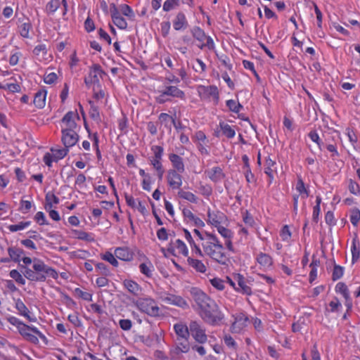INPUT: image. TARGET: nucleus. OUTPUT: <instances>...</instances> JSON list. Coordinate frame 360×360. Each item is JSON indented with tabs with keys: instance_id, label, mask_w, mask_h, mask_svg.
Returning <instances> with one entry per match:
<instances>
[{
	"instance_id": "nucleus-1",
	"label": "nucleus",
	"mask_w": 360,
	"mask_h": 360,
	"mask_svg": "<svg viewBox=\"0 0 360 360\" xmlns=\"http://www.w3.org/2000/svg\"><path fill=\"white\" fill-rule=\"evenodd\" d=\"M23 275L26 278L34 282H44L47 276L56 279L58 276L56 269L45 264V263L37 258L33 259L32 269L22 266Z\"/></svg>"
},
{
	"instance_id": "nucleus-2",
	"label": "nucleus",
	"mask_w": 360,
	"mask_h": 360,
	"mask_svg": "<svg viewBox=\"0 0 360 360\" xmlns=\"http://www.w3.org/2000/svg\"><path fill=\"white\" fill-rule=\"evenodd\" d=\"M208 237L209 238L205 243H202L205 255L218 264L227 266L229 262V259L224 252L223 245L215 235L208 236Z\"/></svg>"
},
{
	"instance_id": "nucleus-3",
	"label": "nucleus",
	"mask_w": 360,
	"mask_h": 360,
	"mask_svg": "<svg viewBox=\"0 0 360 360\" xmlns=\"http://www.w3.org/2000/svg\"><path fill=\"white\" fill-rule=\"evenodd\" d=\"M200 316L205 322L211 326H217L224 319V314L214 301H212L205 309L200 311Z\"/></svg>"
},
{
	"instance_id": "nucleus-4",
	"label": "nucleus",
	"mask_w": 360,
	"mask_h": 360,
	"mask_svg": "<svg viewBox=\"0 0 360 360\" xmlns=\"http://www.w3.org/2000/svg\"><path fill=\"white\" fill-rule=\"evenodd\" d=\"M138 309L150 316H158L160 314V309L155 301L151 298L140 299L136 304Z\"/></svg>"
},
{
	"instance_id": "nucleus-5",
	"label": "nucleus",
	"mask_w": 360,
	"mask_h": 360,
	"mask_svg": "<svg viewBox=\"0 0 360 360\" xmlns=\"http://www.w3.org/2000/svg\"><path fill=\"white\" fill-rule=\"evenodd\" d=\"M191 294L194 302L200 309V311H202L204 309L207 307V306L212 301H214L204 292L198 288H192L191 290Z\"/></svg>"
},
{
	"instance_id": "nucleus-6",
	"label": "nucleus",
	"mask_w": 360,
	"mask_h": 360,
	"mask_svg": "<svg viewBox=\"0 0 360 360\" xmlns=\"http://www.w3.org/2000/svg\"><path fill=\"white\" fill-rule=\"evenodd\" d=\"M76 120H79V117L77 111H69L63 117L62 129L65 131L74 130L77 131L79 128L76 123Z\"/></svg>"
},
{
	"instance_id": "nucleus-7",
	"label": "nucleus",
	"mask_w": 360,
	"mask_h": 360,
	"mask_svg": "<svg viewBox=\"0 0 360 360\" xmlns=\"http://www.w3.org/2000/svg\"><path fill=\"white\" fill-rule=\"evenodd\" d=\"M105 75V72L102 70L99 64H94L90 68L89 75L85 77L84 82L88 86L93 84H98L99 83L100 78L102 79Z\"/></svg>"
},
{
	"instance_id": "nucleus-8",
	"label": "nucleus",
	"mask_w": 360,
	"mask_h": 360,
	"mask_svg": "<svg viewBox=\"0 0 360 360\" xmlns=\"http://www.w3.org/2000/svg\"><path fill=\"white\" fill-rule=\"evenodd\" d=\"M190 333L195 340L199 343H205L207 340L205 330L197 321H191L189 324Z\"/></svg>"
},
{
	"instance_id": "nucleus-9",
	"label": "nucleus",
	"mask_w": 360,
	"mask_h": 360,
	"mask_svg": "<svg viewBox=\"0 0 360 360\" xmlns=\"http://www.w3.org/2000/svg\"><path fill=\"white\" fill-rule=\"evenodd\" d=\"M234 321L231 326V331L233 333H241L248 326V317L242 312L233 315Z\"/></svg>"
},
{
	"instance_id": "nucleus-10",
	"label": "nucleus",
	"mask_w": 360,
	"mask_h": 360,
	"mask_svg": "<svg viewBox=\"0 0 360 360\" xmlns=\"http://www.w3.org/2000/svg\"><path fill=\"white\" fill-rule=\"evenodd\" d=\"M200 96L204 99L212 98L216 103L219 101V91L216 86H200L198 89Z\"/></svg>"
},
{
	"instance_id": "nucleus-11",
	"label": "nucleus",
	"mask_w": 360,
	"mask_h": 360,
	"mask_svg": "<svg viewBox=\"0 0 360 360\" xmlns=\"http://www.w3.org/2000/svg\"><path fill=\"white\" fill-rule=\"evenodd\" d=\"M167 251L172 255H176L177 254H181L185 257H188V250L181 240L176 239L174 241H171L168 248Z\"/></svg>"
},
{
	"instance_id": "nucleus-12",
	"label": "nucleus",
	"mask_w": 360,
	"mask_h": 360,
	"mask_svg": "<svg viewBox=\"0 0 360 360\" xmlns=\"http://www.w3.org/2000/svg\"><path fill=\"white\" fill-rule=\"evenodd\" d=\"M61 142L65 147L70 148L74 146L79 141V135L77 131L61 130Z\"/></svg>"
},
{
	"instance_id": "nucleus-13",
	"label": "nucleus",
	"mask_w": 360,
	"mask_h": 360,
	"mask_svg": "<svg viewBox=\"0 0 360 360\" xmlns=\"http://www.w3.org/2000/svg\"><path fill=\"white\" fill-rule=\"evenodd\" d=\"M161 299L167 304H173L183 309L188 308L187 302L181 296L173 294H165L161 296Z\"/></svg>"
},
{
	"instance_id": "nucleus-14",
	"label": "nucleus",
	"mask_w": 360,
	"mask_h": 360,
	"mask_svg": "<svg viewBox=\"0 0 360 360\" xmlns=\"http://www.w3.org/2000/svg\"><path fill=\"white\" fill-rule=\"evenodd\" d=\"M179 172L174 169H169L167 172V181L168 185L172 189H180L182 185V176Z\"/></svg>"
},
{
	"instance_id": "nucleus-15",
	"label": "nucleus",
	"mask_w": 360,
	"mask_h": 360,
	"mask_svg": "<svg viewBox=\"0 0 360 360\" xmlns=\"http://www.w3.org/2000/svg\"><path fill=\"white\" fill-rule=\"evenodd\" d=\"M110 11L114 24L120 29H126L127 27V22L121 15L115 4L110 5Z\"/></svg>"
},
{
	"instance_id": "nucleus-16",
	"label": "nucleus",
	"mask_w": 360,
	"mask_h": 360,
	"mask_svg": "<svg viewBox=\"0 0 360 360\" xmlns=\"http://www.w3.org/2000/svg\"><path fill=\"white\" fill-rule=\"evenodd\" d=\"M19 333L25 338L30 333H33L38 335V337L45 343L48 342L46 337L41 333L36 327L30 326L23 323L18 329Z\"/></svg>"
},
{
	"instance_id": "nucleus-17",
	"label": "nucleus",
	"mask_w": 360,
	"mask_h": 360,
	"mask_svg": "<svg viewBox=\"0 0 360 360\" xmlns=\"http://www.w3.org/2000/svg\"><path fill=\"white\" fill-rule=\"evenodd\" d=\"M233 279L237 283V288H236V291L248 295L252 294L251 288L247 284L246 280L242 275L237 274L233 276Z\"/></svg>"
},
{
	"instance_id": "nucleus-18",
	"label": "nucleus",
	"mask_w": 360,
	"mask_h": 360,
	"mask_svg": "<svg viewBox=\"0 0 360 360\" xmlns=\"http://www.w3.org/2000/svg\"><path fill=\"white\" fill-rule=\"evenodd\" d=\"M162 96H169L181 100L186 99L185 93L176 86H166L162 91Z\"/></svg>"
},
{
	"instance_id": "nucleus-19",
	"label": "nucleus",
	"mask_w": 360,
	"mask_h": 360,
	"mask_svg": "<svg viewBox=\"0 0 360 360\" xmlns=\"http://www.w3.org/2000/svg\"><path fill=\"white\" fill-rule=\"evenodd\" d=\"M169 160H170L173 169L179 172V173H183L185 171V166L183 161V158L180 157L179 155L175 153H170L169 155Z\"/></svg>"
},
{
	"instance_id": "nucleus-20",
	"label": "nucleus",
	"mask_w": 360,
	"mask_h": 360,
	"mask_svg": "<svg viewBox=\"0 0 360 360\" xmlns=\"http://www.w3.org/2000/svg\"><path fill=\"white\" fill-rule=\"evenodd\" d=\"M352 262L354 264L360 257V242L356 233H354L351 246Z\"/></svg>"
},
{
	"instance_id": "nucleus-21",
	"label": "nucleus",
	"mask_w": 360,
	"mask_h": 360,
	"mask_svg": "<svg viewBox=\"0 0 360 360\" xmlns=\"http://www.w3.org/2000/svg\"><path fill=\"white\" fill-rule=\"evenodd\" d=\"M123 285L129 292L134 296L139 297L141 295L142 288L136 282L132 280H124L123 281Z\"/></svg>"
},
{
	"instance_id": "nucleus-22",
	"label": "nucleus",
	"mask_w": 360,
	"mask_h": 360,
	"mask_svg": "<svg viewBox=\"0 0 360 360\" xmlns=\"http://www.w3.org/2000/svg\"><path fill=\"white\" fill-rule=\"evenodd\" d=\"M188 22L186 15L182 12H179L173 20V27L175 30H181L186 28Z\"/></svg>"
},
{
	"instance_id": "nucleus-23",
	"label": "nucleus",
	"mask_w": 360,
	"mask_h": 360,
	"mask_svg": "<svg viewBox=\"0 0 360 360\" xmlns=\"http://www.w3.org/2000/svg\"><path fill=\"white\" fill-rule=\"evenodd\" d=\"M206 172L207 176L216 183L221 181L225 176L221 168L219 167H214Z\"/></svg>"
},
{
	"instance_id": "nucleus-24",
	"label": "nucleus",
	"mask_w": 360,
	"mask_h": 360,
	"mask_svg": "<svg viewBox=\"0 0 360 360\" xmlns=\"http://www.w3.org/2000/svg\"><path fill=\"white\" fill-rule=\"evenodd\" d=\"M174 330L179 339H188L190 330L186 325L182 323H177L174 326Z\"/></svg>"
},
{
	"instance_id": "nucleus-25",
	"label": "nucleus",
	"mask_w": 360,
	"mask_h": 360,
	"mask_svg": "<svg viewBox=\"0 0 360 360\" xmlns=\"http://www.w3.org/2000/svg\"><path fill=\"white\" fill-rule=\"evenodd\" d=\"M15 307L20 315L27 318L30 321H35L34 318H32L30 316L29 309L20 299H17L15 300Z\"/></svg>"
},
{
	"instance_id": "nucleus-26",
	"label": "nucleus",
	"mask_w": 360,
	"mask_h": 360,
	"mask_svg": "<svg viewBox=\"0 0 360 360\" xmlns=\"http://www.w3.org/2000/svg\"><path fill=\"white\" fill-rule=\"evenodd\" d=\"M208 222L214 226H218L221 223L224 215L222 212H211L210 210L207 212Z\"/></svg>"
},
{
	"instance_id": "nucleus-27",
	"label": "nucleus",
	"mask_w": 360,
	"mask_h": 360,
	"mask_svg": "<svg viewBox=\"0 0 360 360\" xmlns=\"http://www.w3.org/2000/svg\"><path fill=\"white\" fill-rule=\"evenodd\" d=\"M115 257L123 261H130L133 258V254L127 248H117L115 250Z\"/></svg>"
},
{
	"instance_id": "nucleus-28",
	"label": "nucleus",
	"mask_w": 360,
	"mask_h": 360,
	"mask_svg": "<svg viewBox=\"0 0 360 360\" xmlns=\"http://www.w3.org/2000/svg\"><path fill=\"white\" fill-rule=\"evenodd\" d=\"M8 253L11 261L19 263L24 255V250L20 248L13 246L8 248Z\"/></svg>"
},
{
	"instance_id": "nucleus-29",
	"label": "nucleus",
	"mask_w": 360,
	"mask_h": 360,
	"mask_svg": "<svg viewBox=\"0 0 360 360\" xmlns=\"http://www.w3.org/2000/svg\"><path fill=\"white\" fill-rule=\"evenodd\" d=\"M187 262L188 265L193 268L196 271L205 273L207 271L205 265L199 259L188 257Z\"/></svg>"
},
{
	"instance_id": "nucleus-30",
	"label": "nucleus",
	"mask_w": 360,
	"mask_h": 360,
	"mask_svg": "<svg viewBox=\"0 0 360 360\" xmlns=\"http://www.w3.org/2000/svg\"><path fill=\"white\" fill-rule=\"evenodd\" d=\"M50 150L52 155L53 156L54 162H58V160L64 158L68 155L69 148L65 146L63 148L52 147Z\"/></svg>"
},
{
	"instance_id": "nucleus-31",
	"label": "nucleus",
	"mask_w": 360,
	"mask_h": 360,
	"mask_svg": "<svg viewBox=\"0 0 360 360\" xmlns=\"http://www.w3.org/2000/svg\"><path fill=\"white\" fill-rule=\"evenodd\" d=\"M46 91L45 90H40L36 93L33 101L35 106L38 108H44L46 102Z\"/></svg>"
},
{
	"instance_id": "nucleus-32",
	"label": "nucleus",
	"mask_w": 360,
	"mask_h": 360,
	"mask_svg": "<svg viewBox=\"0 0 360 360\" xmlns=\"http://www.w3.org/2000/svg\"><path fill=\"white\" fill-rule=\"evenodd\" d=\"M140 271L148 278H150L154 271V266L153 264L147 260L139 265Z\"/></svg>"
},
{
	"instance_id": "nucleus-33",
	"label": "nucleus",
	"mask_w": 360,
	"mask_h": 360,
	"mask_svg": "<svg viewBox=\"0 0 360 360\" xmlns=\"http://www.w3.org/2000/svg\"><path fill=\"white\" fill-rule=\"evenodd\" d=\"M257 261L260 265L264 267H269L273 264V259L271 257L263 252H260L257 256Z\"/></svg>"
},
{
	"instance_id": "nucleus-34",
	"label": "nucleus",
	"mask_w": 360,
	"mask_h": 360,
	"mask_svg": "<svg viewBox=\"0 0 360 360\" xmlns=\"http://www.w3.org/2000/svg\"><path fill=\"white\" fill-rule=\"evenodd\" d=\"M219 127L223 133V134L226 136L228 139H232L236 135V131L234 129L230 126L229 124L225 123L224 122H221L219 123Z\"/></svg>"
},
{
	"instance_id": "nucleus-35",
	"label": "nucleus",
	"mask_w": 360,
	"mask_h": 360,
	"mask_svg": "<svg viewBox=\"0 0 360 360\" xmlns=\"http://www.w3.org/2000/svg\"><path fill=\"white\" fill-rule=\"evenodd\" d=\"M276 162L270 158L266 160L265 164V173L270 178V181L274 179V173L276 172L275 167Z\"/></svg>"
},
{
	"instance_id": "nucleus-36",
	"label": "nucleus",
	"mask_w": 360,
	"mask_h": 360,
	"mask_svg": "<svg viewBox=\"0 0 360 360\" xmlns=\"http://www.w3.org/2000/svg\"><path fill=\"white\" fill-rule=\"evenodd\" d=\"M178 196L192 203H196L198 201V198L193 193L184 191L183 189L179 190Z\"/></svg>"
},
{
	"instance_id": "nucleus-37",
	"label": "nucleus",
	"mask_w": 360,
	"mask_h": 360,
	"mask_svg": "<svg viewBox=\"0 0 360 360\" xmlns=\"http://www.w3.org/2000/svg\"><path fill=\"white\" fill-rule=\"evenodd\" d=\"M46 205L45 209L46 210H49L52 208L53 204H58L59 203V198L53 193H48L46 195Z\"/></svg>"
},
{
	"instance_id": "nucleus-38",
	"label": "nucleus",
	"mask_w": 360,
	"mask_h": 360,
	"mask_svg": "<svg viewBox=\"0 0 360 360\" xmlns=\"http://www.w3.org/2000/svg\"><path fill=\"white\" fill-rule=\"evenodd\" d=\"M188 339H179L176 338V349L179 352L186 353L188 352L190 346L188 342Z\"/></svg>"
},
{
	"instance_id": "nucleus-39",
	"label": "nucleus",
	"mask_w": 360,
	"mask_h": 360,
	"mask_svg": "<svg viewBox=\"0 0 360 360\" xmlns=\"http://www.w3.org/2000/svg\"><path fill=\"white\" fill-rule=\"evenodd\" d=\"M60 0H51L46 6V12L48 15H53L60 7Z\"/></svg>"
},
{
	"instance_id": "nucleus-40",
	"label": "nucleus",
	"mask_w": 360,
	"mask_h": 360,
	"mask_svg": "<svg viewBox=\"0 0 360 360\" xmlns=\"http://www.w3.org/2000/svg\"><path fill=\"white\" fill-rule=\"evenodd\" d=\"M191 33L193 37L200 42H203L206 39L207 35L199 27H194L191 30Z\"/></svg>"
},
{
	"instance_id": "nucleus-41",
	"label": "nucleus",
	"mask_w": 360,
	"mask_h": 360,
	"mask_svg": "<svg viewBox=\"0 0 360 360\" xmlns=\"http://www.w3.org/2000/svg\"><path fill=\"white\" fill-rule=\"evenodd\" d=\"M31 224L30 221H20L17 224H11L8 226V229L11 232H16L20 230H23L28 227Z\"/></svg>"
},
{
	"instance_id": "nucleus-42",
	"label": "nucleus",
	"mask_w": 360,
	"mask_h": 360,
	"mask_svg": "<svg viewBox=\"0 0 360 360\" xmlns=\"http://www.w3.org/2000/svg\"><path fill=\"white\" fill-rule=\"evenodd\" d=\"M226 106L231 112L235 113L239 112V111L243 108L242 105H240L238 101L233 99L226 101Z\"/></svg>"
},
{
	"instance_id": "nucleus-43",
	"label": "nucleus",
	"mask_w": 360,
	"mask_h": 360,
	"mask_svg": "<svg viewBox=\"0 0 360 360\" xmlns=\"http://www.w3.org/2000/svg\"><path fill=\"white\" fill-rule=\"evenodd\" d=\"M336 292H340L342 295L345 299H348L349 296V291L345 283L339 282L335 286Z\"/></svg>"
},
{
	"instance_id": "nucleus-44",
	"label": "nucleus",
	"mask_w": 360,
	"mask_h": 360,
	"mask_svg": "<svg viewBox=\"0 0 360 360\" xmlns=\"http://www.w3.org/2000/svg\"><path fill=\"white\" fill-rule=\"evenodd\" d=\"M296 190L300 195H304L303 198H306L308 197L309 193L304 186V184L301 178H299L296 184Z\"/></svg>"
},
{
	"instance_id": "nucleus-45",
	"label": "nucleus",
	"mask_w": 360,
	"mask_h": 360,
	"mask_svg": "<svg viewBox=\"0 0 360 360\" xmlns=\"http://www.w3.org/2000/svg\"><path fill=\"white\" fill-rule=\"evenodd\" d=\"M179 5V0H166L163 4V10L167 12L176 8Z\"/></svg>"
},
{
	"instance_id": "nucleus-46",
	"label": "nucleus",
	"mask_w": 360,
	"mask_h": 360,
	"mask_svg": "<svg viewBox=\"0 0 360 360\" xmlns=\"http://www.w3.org/2000/svg\"><path fill=\"white\" fill-rule=\"evenodd\" d=\"M360 221V210L358 208H354L351 210L350 221L352 225L356 226Z\"/></svg>"
},
{
	"instance_id": "nucleus-47",
	"label": "nucleus",
	"mask_w": 360,
	"mask_h": 360,
	"mask_svg": "<svg viewBox=\"0 0 360 360\" xmlns=\"http://www.w3.org/2000/svg\"><path fill=\"white\" fill-rule=\"evenodd\" d=\"M344 273V268L339 265H335L332 274V279L333 281H337L340 279Z\"/></svg>"
},
{
	"instance_id": "nucleus-48",
	"label": "nucleus",
	"mask_w": 360,
	"mask_h": 360,
	"mask_svg": "<svg viewBox=\"0 0 360 360\" xmlns=\"http://www.w3.org/2000/svg\"><path fill=\"white\" fill-rule=\"evenodd\" d=\"M10 276L14 279L18 283L21 285L25 284V280L22 276V275L19 273L18 271L15 269H13L10 271Z\"/></svg>"
},
{
	"instance_id": "nucleus-49",
	"label": "nucleus",
	"mask_w": 360,
	"mask_h": 360,
	"mask_svg": "<svg viewBox=\"0 0 360 360\" xmlns=\"http://www.w3.org/2000/svg\"><path fill=\"white\" fill-rule=\"evenodd\" d=\"M73 233H74L75 238H76L77 239L86 240V241H89V240H92L90 235L85 231H80V230H75L73 231Z\"/></svg>"
},
{
	"instance_id": "nucleus-50",
	"label": "nucleus",
	"mask_w": 360,
	"mask_h": 360,
	"mask_svg": "<svg viewBox=\"0 0 360 360\" xmlns=\"http://www.w3.org/2000/svg\"><path fill=\"white\" fill-rule=\"evenodd\" d=\"M33 53L37 56L44 57L47 53V49L45 44H39L33 50Z\"/></svg>"
},
{
	"instance_id": "nucleus-51",
	"label": "nucleus",
	"mask_w": 360,
	"mask_h": 360,
	"mask_svg": "<svg viewBox=\"0 0 360 360\" xmlns=\"http://www.w3.org/2000/svg\"><path fill=\"white\" fill-rule=\"evenodd\" d=\"M102 259L108 262L114 266H118V262L115 256L110 252H106L104 255H102Z\"/></svg>"
},
{
	"instance_id": "nucleus-52",
	"label": "nucleus",
	"mask_w": 360,
	"mask_h": 360,
	"mask_svg": "<svg viewBox=\"0 0 360 360\" xmlns=\"http://www.w3.org/2000/svg\"><path fill=\"white\" fill-rule=\"evenodd\" d=\"M75 293L84 300H86V301L92 300V294H91L88 292L83 291L79 288H77L75 289Z\"/></svg>"
},
{
	"instance_id": "nucleus-53",
	"label": "nucleus",
	"mask_w": 360,
	"mask_h": 360,
	"mask_svg": "<svg viewBox=\"0 0 360 360\" xmlns=\"http://www.w3.org/2000/svg\"><path fill=\"white\" fill-rule=\"evenodd\" d=\"M120 11L124 15L129 18H132L134 17V13L131 8L127 4H122L120 6Z\"/></svg>"
},
{
	"instance_id": "nucleus-54",
	"label": "nucleus",
	"mask_w": 360,
	"mask_h": 360,
	"mask_svg": "<svg viewBox=\"0 0 360 360\" xmlns=\"http://www.w3.org/2000/svg\"><path fill=\"white\" fill-rule=\"evenodd\" d=\"M151 150L153 152V156L152 158L162 159L163 155V148L160 146H153Z\"/></svg>"
},
{
	"instance_id": "nucleus-55",
	"label": "nucleus",
	"mask_w": 360,
	"mask_h": 360,
	"mask_svg": "<svg viewBox=\"0 0 360 360\" xmlns=\"http://www.w3.org/2000/svg\"><path fill=\"white\" fill-rule=\"evenodd\" d=\"M91 104V108L89 110V115L94 120H100V114L98 109L96 106H95L91 101L89 102Z\"/></svg>"
},
{
	"instance_id": "nucleus-56",
	"label": "nucleus",
	"mask_w": 360,
	"mask_h": 360,
	"mask_svg": "<svg viewBox=\"0 0 360 360\" xmlns=\"http://www.w3.org/2000/svg\"><path fill=\"white\" fill-rule=\"evenodd\" d=\"M210 283L213 287L219 290L224 289V281L219 278H214L210 280Z\"/></svg>"
},
{
	"instance_id": "nucleus-57",
	"label": "nucleus",
	"mask_w": 360,
	"mask_h": 360,
	"mask_svg": "<svg viewBox=\"0 0 360 360\" xmlns=\"http://www.w3.org/2000/svg\"><path fill=\"white\" fill-rule=\"evenodd\" d=\"M217 231H218V232H219V233H220V234H221V235L224 238H226V239H230V238H231V236H232V233H231V231L229 229H226V228H225V227H224V226H220V225H219L218 226H217Z\"/></svg>"
},
{
	"instance_id": "nucleus-58",
	"label": "nucleus",
	"mask_w": 360,
	"mask_h": 360,
	"mask_svg": "<svg viewBox=\"0 0 360 360\" xmlns=\"http://www.w3.org/2000/svg\"><path fill=\"white\" fill-rule=\"evenodd\" d=\"M34 220L39 224V225H44V224H49L46 218L45 217V214L42 212H38L36 213L34 216Z\"/></svg>"
},
{
	"instance_id": "nucleus-59",
	"label": "nucleus",
	"mask_w": 360,
	"mask_h": 360,
	"mask_svg": "<svg viewBox=\"0 0 360 360\" xmlns=\"http://www.w3.org/2000/svg\"><path fill=\"white\" fill-rule=\"evenodd\" d=\"M31 28V25L30 22H24L21 25L20 27V35L25 38L29 37V32Z\"/></svg>"
},
{
	"instance_id": "nucleus-60",
	"label": "nucleus",
	"mask_w": 360,
	"mask_h": 360,
	"mask_svg": "<svg viewBox=\"0 0 360 360\" xmlns=\"http://www.w3.org/2000/svg\"><path fill=\"white\" fill-rule=\"evenodd\" d=\"M280 236L283 240H288L291 237V232L290 231L289 226L288 225H285L280 233Z\"/></svg>"
},
{
	"instance_id": "nucleus-61",
	"label": "nucleus",
	"mask_w": 360,
	"mask_h": 360,
	"mask_svg": "<svg viewBox=\"0 0 360 360\" xmlns=\"http://www.w3.org/2000/svg\"><path fill=\"white\" fill-rule=\"evenodd\" d=\"M331 312H335L342 307L341 303L337 297H334L329 303Z\"/></svg>"
},
{
	"instance_id": "nucleus-62",
	"label": "nucleus",
	"mask_w": 360,
	"mask_h": 360,
	"mask_svg": "<svg viewBox=\"0 0 360 360\" xmlns=\"http://www.w3.org/2000/svg\"><path fill=\"white\" fill-rule=\"evenodd\" d=\"M349 190L354 195H358L360 193V187L359 185L350 179L349 183Z\"/></svg>"
},
{
	"instance_id": "nucleus-63",
	"label": "nucleus",
	"mask_w": 360,
	"mask_h": 360,
	"mask_svg": "<svg viewBox=\"0 0 360 360\" xmlns=\"http://www.w3.org/2000/svg\"><path fill=\"white\" fill-rule=\"evenodd\" d=\"M68 319L75 327H79L82 326L81 320L79 319L77 314H70Z\"/></svg>"
},
{
	"instance_id": "nucleus-64",
	"label": "nucleus",
	"mask_w": 360,
	"mask_h": 360,
	"mask_svg": "<svg viewBox=\"0 0 360 360\" xmlns=\"http://www.w3.org/2000/svg\"><path fill=\"white\" fill-rule=\"evenodd\" d=\"M57 79V75L55 72L46 73L44 75V81L46 84H53Z\"/></svg>"
}]
</instances>
